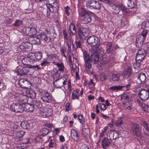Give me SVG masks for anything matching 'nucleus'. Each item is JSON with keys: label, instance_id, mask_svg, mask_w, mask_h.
I'll return each instance as SVG.
<instances>
[{"label": "nucleus", "instance_id": "nucleus-47", "mask_svg": "<svg viewBox=\"0 0 149 149\" xmlns=\"http://www.w3.org/2000/svg\"><path fill=\"white\" fill-rule=\"evenodd\" d=\"M84 58V61L90 60V57L88 53L85 51L83 53Z\"/></svg>", "mask_w": 149, "mask_h": 149}, {"label": "nucleus", "instance_id": "nucleus-20", "mask_svg": "<svg viewBox=\"0 0 149 149\" xmlns=\"http://www.w3.org/2000/svg\"><path fill=\"white\" fill-rule=\"evenodd\" d=\"M138 81L140 83H144L146 79L145 74L143 73H139L138 76Z\"/></svg>", "mask_w": 149, "mask_h": 149}, {"label": "nucleus", "instance_id": "nucleus-15", "mask_svg": "<svg viewBox=\"0 0 149 149\" xmlns=\"http://www.w3.org/2000/svg\"><path fill=\"white\" fill-rule=\"evenodd\" d=\"M88 31L86 29H81L79 30L78 32L79 37L82 40L85 39L88 35Z\"/></svg>", "mask_w": 149, "mask_h": 149}, {"label": "nucleus", "instance_id": "nucleus-9", "mask_svg": "<svg viewBox=\"0 0 149 149\" xmlns=\"http://www.w3.org/2000/svg\"><path fill=\"white\" fill-rule=\"evenodd\" d=\"M42 56V53L41 52H37L35 53H31L29 54V60L32 63L40 60Z\"/></svg>", "mask_w": 149, "mask_h": 149}, {"label": "nucleus", "instance_id": "nucleus-54", "mask_svg": "<svg viewBox=\"0 0 149 149\" xmlns=\"http://www.w3.org/2000/svg\"><path fill=\"white\" fill-rule=\"evenodd\" d=\"M142 107H144V111L149 113V106L145 104H142Z\"/></svg>", "mask_w": 149, "mask_h": 149}, {"label": "nucleus", "instance_id": "nucleus-58", "mask_svg": "<svg viewBox=\"0 0 149 149\" xmlns=\"http://www.w3.org/2000/svg\"><path fill=\"white\" fill-rule=\"evenodd\" d=\"M113 137L114 139H116L118 138L119 136V135L118 131H113Z\"/></svg>", "mask_w": 149, "mask_h": 149}, {"label": "nucleus", "instance_id": "nucleus-6", "mask_svg": "<svg viewBox=\"0 0 149 149\" xmlns=\"http://www.w3.org/2000/svg\"><path fill=\"white\" fill-rule=\"evenodd\" d=\"M40 31L39 33H38L36 36V37H34V40L36 41V43L40 44L41 40L44 41L49 40V38L46 34V33L42 31Z\"/></svg>", "mask_w": 149, "mask_h": 149}, {"label": "nucleus", "instance_id": "nucleus-5", "mask_svg": "<svg viewBox=\"0 0 149 149\" xmlns=\"http://www.w3.org/2000/svg\"><path fill=\"white\" fill-rule=\"evenodd\" d=\"M146 52L143 49H139L137 53L136 56V66L139 67L140 66V63L144 59L146 55Z\"/></svg>", "mask_w": 149, "mask_h": 149}, {"label": "nucleus", "instance_id": "nucleus-13", "mask_svg": "<svg viewBox=\"0 0 149 149\" xmlns=\"http://www.w3.org/2000/svg\"><path fill=\"white\" fill-rule=\"evenodd\" d=\"M85 67V70L87 73L88 74H91L93 73V70L91 68L92 63L90 60L84 61Z\"/></svg>", "mask_w": 149, "mask_h": 149}, {"label": "nucleus", "instance_id": "nucleus-56", "mask_svg": "<svg viewBox=\"0 0 149 149\" xmlns=\"http://www.w3.org/2000/svg\"><path fill=\"white\" fill-rule=\"evenodd\" d=\"M148 32V30L146 29H144L141 32V35L143 37L146 39L147 35Z\"/></svg>", "mask_w": 149, "mask_h": 149}, {"label": "nucleus", "instance_id": "nucleus-37", "mask_svg": "<svg viewBox=\"0 0 149 149\" xmlns=\"http://www.w3.org/2000/svg\"><path fill=\"white\" fill-rule=\"evenodd\" d=\"M33 102L34 106L36 107L38 109L41 108L42 106V103L38 100H34Z\"/></svg>", "mask_w": 149, "mask_h": 149}, {"label": "nucleus", "instance_id": "nucleus-7", "mask_svg": "<svg viewBox=\"0 0 149 149\" xmlns=\"http://www.w3.org/2000/svg\"><path fill=\"white\" fill-rule=\"evenodd\" d=\"M100 39L94 36H90L87 40L88 44L91 46H101L100 44Z\"/></svg>", "mask_w": 149, "mask_h": 149}, {"label": "nucleus", "instance_id": "nucleus-51", "mask_svg": "<svg viewBox=\"0 0 149 149\" xmlns=\"http://www.w3.org/2000/svg\"><path fill=\"white\" fill-rule=\"evenodd\" d=\"M63 33L64 35V38L65 39V41L67 42V41H69V40L71 41L70 40L68 39V35L66 31L65 30H63Z\"/></svg>", "mask_w": 149, "mask_h": 149}, {"label": "nucleus", "instance_id": "nucleus-18", "mask_svg": "<svg viewBox=\"0 0 149 149\" xmlns=\"http://www.w3.org/2000/svg\"><path fill=\"white\" fill-rule=\"evenodd\" d=\"M110 143V141L106 137H104L101 141V145L104 149H107L109 146Z\"/></svg>", "mask_w": 149, "mask_h": 149}, {"label": "nucleus", "instance_id": "nucleus-4", "mask_svg": "<svg viewBox=\"0 0 149 149\" xmlns=\"http://www.w3.org/2000/svg\"><path fill=\"white\" fill-rule=\"evenodd\" d=\"M11 98L12 101H17L20 104H25L27 102L28 97L27 96L22 94L16 93L12 96Z\"/></svg>", "mask_w": 149, "mask_h": 149}, {"label": "nucleus", "instance_id": "nucleus-2", "mask_svg": "<svg viewBox=\"0 0 149 149\" xmlns=\"http://www.w3.org/2000/svg\"><path fill=\"white\" fill-rule=\"evenodd\" d=\"M54 79V84L56 88H61L65 84L67 79L65 77L60 78V74L56 69H53L52 72Z\"/></svg>", "mask_w": 149, "mask_h": 149}, {"label": "nucleus", "instance_id": "nucleus-31", "mask_svg": "<svg viewBox=\"0 0 149 149\" xmlns=\"http://www.w3.org/2000/svg\"><path fill=\"white\" fill-rule=\"evenodd\" d=\"M124 124L123 120L120 118H118L114 122V125L116 126L121 127Z\"/></svg>", "mask_w": 149, "mask_h": 149}, {"label": "nucleus", "instance_id": "nucleus-29", "mask_svg": "<svg viewBox=\"0 0 149 149\" xmlns=\"http://www.w3.org/2000/svg\"><path fill=\"white\" fill-rule=\"evenodd\" d=\"M79 92V91L77 90H74L72 92L71 96L72 100L78 99L79 98L80 95Z\"/></svg>", "mask_w": 149, "mask_h": 149}, {"label": "nucleus", "instance_id": "nucleus-44", "mask_svg": "<svg viewBox=\"0 0 149 149\" xmlns=\"http://www.w3.org/2000/svg\"><path fill=\"white\" fill-rule=\"evenodd\" d=\"M36 95V93L33 91H31L29 92V93L27 94V97H29L30 98H34Z\"/></svg>", "mask_w": 149, "mask_h": 149}, {"label": "nucleus", "instance_id": "nucleus-43", "mask_svg": "<svg viewBox=\"0 0 149 149\" xmlns=\"http://www.w3.org/2000/svg\"><path fill=\"white\" fill-rule=\"evenodd\" d=\"M25 132L23 130L17 132L16 134V138H19L22 137L25 134Z\"/></svg>", "mask_w": 149, "mask_h": 149}, {"label": "nucleus", "instance_id": "nucleus-36", "mask_svg": "<svg viewBox=\"0 0 149 149\" xmlns=\"http://www.w3.org/2000/svg\"><path fill=\"white\" fill-rule=\"evenodd\" d=\"M53 139H51L50 140L49 143L48 145L49 147L50 148H54L56 146V139L53 137Z\"/></svg>", "mask_w": 149, "mask_h": 149}, {"label": "nucleus", "instance_id": "nucleus-45", "mask_svg": "<svg viewBox=\"0 0 149 149\" xmlns=\"http://www.w3.org/2000/svg\"><path fill=\"white\" fill-rule=\"evenodd\" d=\"M67 46L68 47V53L69 54L71 52V45L72 43L71 41L69 40V41H67Z\"/></svg>", "mask_w": 149, "mask_h": 149}, {"label": "nucleus", "instance_id": "nucleus-8", "mask_svg": "<svg viewBox=\"0 0 149 149\" xmlns=\"http://www.w3.org/2000/svg\"><path fill=\"white\" fill-rule=\"evenodd\" d=\"M24 106L23 104L13 103L10 106V110L17 113H22L24 111Z\"/></svg>", "mask_w": 149, "mask_h": 149}, {"label": "nucleus", "instance_id": "nucleus-60", "mask_svg": "<svg viewBox=\"0 0 149 149\" xmlns=\"http://www.w3.org/2000/svg\"><path fill=\"white\" fill-rule=\"evenodd\" d=\"M61 52L62 55L65 58H66L67 56L65 54V53L66 52V50L65 49L61 48Z\"/></svg>", "mask_w": 149, "mask_h": 149}, {"label": "nucleus", "instance_id": "nucleus-49", "mask_svg": "<svg viewBox=\"0 0 149 149\" xmlns=\"http://www.w3.org/2000/svg\"><path fill=\"white\" fill-rule=\"evenodd\" d=\"M22 24V22L20 20H16L15 23H13V25L15 26H21Z\"/></svg>", "mask_w": 149, "mask_h": 149}, {"label": "nucleus", "instance_id": "nucleus-14", "mask_svg": "<svg viewBox=\"0 0 149 149\" xmlns=\"http://www.w3.org/2000/svg\"><path fill=\"white\" fill-rule=\"evenodd\" d=\"M121 98L123 104H125L127 102H129L132 100L130 95L128 93H124L121 95Z\"/></svg>", "mask_w": 149, "mask_h": 149}, {"label": "nucleus", "instance_id": "nucleus-12", "mask_svg": "<svg viewBox=\"0 0 149 149\" xmlns=\"http://www.w3.org/2000/svg\"><path fill=\"white\" fill-rule=\"evenodd\" d=\"M41 99L45 102L50 103L52 101V97L46 91H44L41 95Z\"/></svg>", "mask_w": 149, "mask_h": 149}, {"label": "nucleus", "instance_id": "nucleus-48", "mask_svg": "<svg viewBox=\"0 0 149 149\" xmlns=\"http://www.w3.org/2000/svg\"><path fill=\"white\" fill-rule=\"evenodd\" d=\"M107 137H106L108 139L112 140L114 139L113 137V131H112L110 133L107 134Z\"/></svg>", "mask_w": 149, "mask_h": 149}, {"label": "nucleus", "instance_id": "nucleus-59", "mask_svg": "<svg viewBox=\"0 0 149 149\" xmlns=\"http://www.w3.org/2000/svg\"><path fill=\"white\" fill-rule=\"evenodd\" d=\"M89 86L90 88H93L95 86V84L93 82V79H91L90 82L88 83Z\"/></svg>", "mask_w": 149, "mask_h": 149}, {"label": "nucleus", "instance_id": "nucleus-32", "mask_svg": "<svg viewBox=\"0 0 149 149\" xmlns=\"http://www.w3.org/2000/svg\"><path fill=\"white\" fill-rule=\"evenodd\" d=\"M29 54L27 55V57L23 58L22 60V62L24 65H28L30 63H33L30 60H29Z\"/></svg>", "mask_w": 149, "mask_h": 149}, {"label": "nucleus", "instance_id": "nucleus-64", "mask_svg": "<svg viewBox=\"0 0 149 149\" xmlns=\"http://www.w3.org/2000/svg\"><path fill=\"white\" fill-rule=\"evenodd\" d=\"M76 44L77 48H81V47L82 45L80 41L76 42Z\"/></svg>", "mask_w": 149, "mask_h": 149}, {"label": "nucleus", "instance_id": "nucleus-26", "mask_svg": "<svg viewBox=\"0 0 149 149\" xmlns=\"http://www.w3.org/2000/svg\"><path fill=\"white\" fill-rule=\"evenodd\" d=\"M120 79V75L118 74L113 73L110 76L111 80L113 82L118 81Z\"/></svg>", "mask_w": 149, "mask_h": 149}, {"label": "nucleus", "instance_id": "nucleus-55", "mask_svg": "<svg viewBox=\"0 0 149 149\" xmlns=\"http://www.w3.org/2000/svg\"><path fill=\"white\" fill-rule=\"evenodd\" d=\"M49 64V62L46 59H43L42 62L40 63L41 66L45 67L46 65H47Z\"/></svg>", "mask_w": 149, "mask_h": 149}, {"label": "nucleus", "instance_id": "nucleus-17", "mask_svg": "<svg viewBox=\"0 0 149 149\" xmlns=\"http://www.w3.org/2000/svg\"><path fill=\"white\" fill-rule=\"evenodd\" d=\"M71 135L72 139L75 142H77L79 138V135L77 131L74 129H72L71 131Z\"/></svg>", "mask_w": 149, "mask_h": 149}, {"label": "nucleus", "instance_id": "nucleus-42", "mask_svg": "<svg viewBox=\"0 0 149 149\" xmlns=\"http://www.w3.org/2000/svg\"><path fill=\"white\" fill-rule=\"evenodd\" d=\"M123 107L125 109H127L129 110H130L132 109L131 104L129 102H127L125 104H123Z\"/></svg>", "mask_w": 149, "mask_h": 149}, {"label": "nucleus", "instance_id": "nucleus-52", "mask_svg": "<svg viewBox=\"0 0 149 149\" xmlns=\"http://www.w3.org/2000/svg\"><path fill=\"white\" fill-rule=\"evenodd\" d=\"M39 113L40 114V116L43 118L47 117L49 116L51 114V113L47 115V114L45 112L41 110L40 111Z\"/></svg>", "mask_w": 149, "mask_h": 149}, {"label": "nucleus", "instance_id": "nucleus-1", "mask_svg": "<svg viewBox=\"0 0 149 149\" xmlns=\"http://www.w3.org/2000/svg\"><path fill=\"white\" fill-rule=\"evenodd\" d=\"M92 54L90 58L91 62H94V63H97L99 62V57L98 54L102 55L104 54V50L101 46L92 47L91 50Z\"/></svg>", "mask_w": 149, "mask_h": 149}, {"label": "nucleus", "instance_id": "nucleus-57", "mask_svg": "<svg viewBox=\"0 0 149 149\" xmlns=\"http://www.w3.org/2000/svg\"><path fill=\"white\" fill-rule=\"evenodd\" d=\"M78 118L81 123L82 124L85 122L84 119L83 118V116L81 114L79 115Z\"/></svg>", "mask_w": 149, "mask_h": 149}, {"label": "nucleus", "instance_id": "nucleus-53", "mask_svg": "<svg viewBox=\"0 0 149 149\" xmlns=\"http://www.w3.org/2000/svg\"><path fill=\"white\" fill-rule=\"evenodd\" d=\"M107 78V75L104 73L101 74L99 76V79L102 81L105 80Z\"/></svg>", "mask_w": 149, "mask_h": 149}, {"label": "nucleus", "instance_id": "nucleus-21", "mask_svg": "<svg viewBox=\"0 0 149 149\" xmlns=\"http://www.w3.org/2000/svg\"><path fill=\"white\" fill-rule=\"evenodd\" d=\"M82 22L84 24H86L90 22L91 20V18L89 14L81 18Z\"/></svg>", "mask_w": 149, "mask_h": 149}, {"label": "nucleus", "instance_id": "nucleus-19", "mask_svg": "<svg viewBox=\"0 0 149 149\" xmlns=\"http://www.w3.org/2000/svg\"><path fill=\"white\" fill-rule=\"evenodd\" d=\"M132 72V68L130 67H128L127 69H125L124 71L123 74V77L125 78L129 77Z\"/></svg>", "mask_w": 149, "mask_h": 149}, {"label": "nucleus", "instance_id": "nucleus-22", "mask_svg": "<svg viewBox=\"0 0 149 149\" xmlns=\"http://www.w3.org/2000/svg\"><path fill=\"white\" fill-rule=\"evenodd\" d=\"M141 124L144 127L143 131L144 133L149 136V129L148 128L147 123L145 121H143L142 122Z\"/></svg>", "mask_w": 149, "mask_h": 149}, {"label": "nucleus", "instance_id": "nucleus-40", "mask_svg": "<svg viewBox=\"0 0 149 149\" xmlns=\"http://www.w3.org/2000/svg\"><path fill=\"white\" fill-rule=\"evenodd\" d=\"M23 67L21 66L17 67L16 69V71L17 74L20 75H23Z\"/></svg>", "mask_w": 149, "mask_h": 149}, {"label": "nucleus", "instance_id": "nucleus-39", "mask_svg": "<svg viewBox=\"0 0 149 149\" xmlns=\"http://www.w3.org/2000/svg\"><path fill=\"white\" fill-rule=\"evenodd\" d=\"M23 74H27L31 75V73L30 72V68L27 67H23Z\"/></svg>", "mask_w": 149, "mask_h": 149}, {"label": "nucleus", "instance_id": "nucleus-11", "mask_svg": "<svg viewBox=\"0 0 149 149\" xmlns=\"http://www.w3.org/2000/svg\"><path fill=\"white\" fill-rule=\"evenodd\" d=\"M139 94L141 100H146L149 97V89H145L141 88Z\"/></svg>", "mask_w": 149, "mask_h": 149}, {"label": "nucleus", "instance_id": "nucleus-41", "mask_svg": "<svg viewBox=\"0 0 149 149\" xmlns=\"http://www.w3.org/2000/svg\"><path fill=\"white\" fill-rule=\"evenodd\" d=\"M50 7L53 10V12L56 13L57 11L58 7V4L56 2H54L53 5L51 4Z\"/></svg>", "mask_w": 149, "mask_h": 149}, {"label": "nucleus", "instance_id": "nucleus-34", "mask_svg": "<svg viewBox=\"0 0 149 149\" xmlns=\"http://www.w3.org/2000/svg\"><path fill=\"white\" fill-rule=\"evenodd\" d=\"M89 134L90 130L88 129H83L82 134L85 138L87 139L89 137Z\"/></svg>", "mask_w": 149, "mask_h": 149}, {"label": "nucleus", "instance_id": "nucleus-25", "mask_svg": "<svg viewBox=\"0 0 149 149\" xmlns=\"http://www.w3.org/2000/svg\"><path fill=\"white\" fill-rule=\"evenodd\" d=\"M69 32L70 35H74L76 33L75 26L72 23L69 26Z\"/></svg>", "mask_w": 149, "mask_h": 149}, {"label": "nucleus", "instance_id": "nucleus-27", "mask_svg": "<svg viewBox=\"0 0 149 149\" xmlns=\"http://www.w3.org/2000/svg\"><path fill=\"white\" fill-rule=\"evenodd\" d=\"M124 86H116L110 87L109 89L112 91L115 92L121 91Z\"/></svg>", "mask_w": 149, "mask_h": 149}, {"label": "nucleus", "instance_id": "nucleus-24", "mask_svg": "<svg viewBox=\"0 0 149 149\" xmlns=\"http://www.w3.org/2000/svg\"><path fill=\"white\" fill-rule=\"evenodd\" d=\"M54 65H56L57 67L58 70L61 72H65V68L63 63H58L56 62L54 63Z\"/></svg>", "mask_w": 149, "mask_h": 149}, {"label": "nucleus", "instance_id": "nucleus-61", "mask_svg": "<svg viewBox=\"0 0 149 149\" xmlns=\"http://www.w3.org/2000/svg\"><path fill=\"white\" fill-rule=\"evenodd\" d=\"M100 106L101 109L102 111H104L106 109L105 104L103 103H100Z\"/></svg>", "mask_w": 149, "mask_h": 149}, {"label": "nucleus", "instance_id": "nucleus-63", "mask_svg": "<svg viewBox=\"0 0 149 149\" xmlns=\"http://www.w3.org/2000/svg\"><path fill=\"white\" fill-rule=\"evenodd\" d=\"M128 8V9L132 8L134 7L135 6L133 4L132 5V2H129L127 4Z\"/></svg>", "mask_w": 149, "mask_h": 149}, {"label": "nucleus", "instance_id": "nucleus-28", "mask_svg": "<svg viewBox=\"0 0 149 149\" xmlns=\"http://www.w3.org/2000/svg\"><path fill=\"white\" fill-rule=\"evenodd\" d=\"M31 124L28 123L27 121L22 122L21 124L22 127L24 129H30L31 127Z\"/></svg>", "mask_w": 149, "mask_h": 149}, {"label": "nucleus", "instance_id": "nucleus-3", "mask_svg": "<svg viewBox=\"0 0 149 149\" xmlns=\"http://www.w3.org/2000/svg\"><path fill=\"white\" fill-rule=\"evenodd\" d=\"M86 6L87 8L89 9L100 10L101 5L98 1L95 0H88L86 2Z\"/></svg>", "mask_w": 149, "mask_h": 149}, {"label": "nucleus", "instance_id": "nucleus-46", "mask_svg": "<svg viewBox=\"0 0 149 149\" xmlns=\"http://www.w3.org/2000/svg\"><path fill=\"white\" fill-rule=\"evenodd\" d=\"M118 6L120 8L121 10L123 11L125 13L127 12L126 9L127 8L123 5L122 3H119L118 4Z\"/></svg>", "mask_w": 149, "mask_h": 149}, {"label": "nucleus", "instance_id": "nucleus-35", "mask_svg": "<svg viewBox=\"0 0 149 149\" xmlns=\"http://www.w3.org/2000/svg\"><path fill=\"white\" fill-rule=\"evenodd\" d=\"M112 10L113 13L115 14H118L120 10L119 7L116 5L114 4H113L112 5Z\"/></svg>", "mask_w": 149, "mask_h": 149}, {"label": "nucleus", "instance_id": "nucleus-30", "mask_svg": "<svg viewBox=\"0 0 149 149\" xmlns=\"http://www.w3.org/2000/svg\"><path fill=\"white\" fill-rule=\"evenodd\" d=\"M145 39L146 38L143 37L140 34L136 36V43H139L141 44H143Z\"/></svg>", "mask_w": 149, "mask_h": 149}, {"label": "nucleus", "instance_id": "nucleus-38", "mask_svg": "<svg viewBox=\"0 0 149 149\" xmlns=\"http://www.w3.org/2000/svg\"><path fill=\"white\" fill-rule=\"evenodd\" d=\"M27 29L29 30L30 31V32L31 33L30 36H33L34 38V37H36V29L34 28H31L30 27H28ZM34 38H33V39Z\"/></svg>", "mask_w": 149, "mask_h": 149}, {"label": "nucleus", "instance_id": "nucleus-10", "mask_svg": "<svg viewBox=\"0 0 149 149\" xmlns=\"http://www.w3.org/2000/svg\"><path fill=\"white\" fill-rule=\"evenodd\" d=\"M141 128L138 124L136 123L132 124L131 127V131L134 135L138 137L140 136L141 134Z\"/></svg>", "mask_w": 149, "mask_h": 149}, {"label": "nucleus", "instance_id": "nucleus-23", "mask_svg": "<svg viewBox=\"0 0 149 149\" xmlns=\"http://www.w3.org/2000/svg\"><path fill=\"white\" fill-rule=\"evenodd\" d=\"M79 14L81 18L89 14L87 11L83 8H81L79 10Z\"/></svg>", "mask_w": 149, "mask_h": 149}, {"label": "nucleus", "instance_id": "nucleus-50", "mask_svg": "<svg viewBox=\"0 0 149 149\" xmlns=\"http://www.w3.org/2000/svg\"><path fill=\"white\" fill-rule=\"evenodd\" d=\"M42 131V134L43 136L46 135L49 132V130L45 128H43Z\"/></svg>", "mask_w": 149, "mask_h": 149}, {"label": "nucleus", "instance_id": "nucleus-16", "mask_svg": "<svg viewBox=\"0 0 149 149\" xmlns=\"http://www.w3.org/2000/svg\"><path fill=\"white\" fill-rule=\"evenodd\" d=\"M24 106V111L28 112H33L35 108L34 105L26 103L25 104H23Z\"/></svg>", "mask_w": 149, "mask_h": 149}, {"label": "nucleus", "instance_id": "nucleus-62", "mask_svg": "<svg viewBox=\"0 0 149 149\" xmlns=\"http://www.w3.org/2000/svg\"><path fill=\"white\" fill-rule=\"evenodd\" d=\"M56 54H51L48 55V57L50 59L55 58H56Z\"/></svg>", "mask_w": 149, "mask_h": 149}, {"label": "nucleus", "instance_id": "nucleus-33", "mask_svg": "<svg viewBox=\"0 0 149 149\" xmlns=\"http://www.w3.org/2000/svg\"><path fill=\"white\" fill-rule=\"evenodd\" d=\"M115 49V47L114 46L110 43L107 46L106 51L108 54H109L112 52Z\"/></svg>", "mask_w": 149, "mask_h": 149}]
</instances>
